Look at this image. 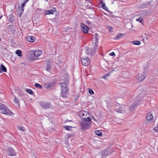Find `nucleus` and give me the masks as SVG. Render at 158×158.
Listing matches in <instances>:
<instances>
[{"label":"nucleus","mask_w":158,"mask_h":158,"mask_svg":"<svg viewBox=\"0 0 158 158\" xmlns=\"http://www.w3.org/2000/svg\"><path fill=\"white\" fill-rule=\"evenodd\" d=\"M64 80L67 81L66 82L64 81L59 84L61 85V96L64 98H66L68 97L69 94V88L68 81L69 80V77L68 75L65 74L64 75Z\"/></svg>","instance_id":"f257e3e1"},{"label":"nucleus","mask_w":158,"mask_h":158,"mask_svg":"<svg viewBox=\"0 0 158 158\" xmlns=\"http://www.w3.org/2000/svg\"><path fill=\"white\" fill-rule=\"evenodd\" d=\"M143 102L142 99L141 98L133 102L127 109L125 110V111L127 113H130L131 112L133 111L134 109H135L138 105H139L140 103H143Z\"/></svg>","instance_id":"f03ea898"},{"label":"nucleus","mask_w":158,"mask_h":158,"mask_svg":"<svg viewBox=\"0 0 158 158\" xmlns=\"http://www.w3.org/2000/svg\"><path fill=\"white\" fill-rule=\"evenodd\" d=\"M0 111L3 114L11 116L14 115L13 113L4 104H1L0 105Z\"/></svg>","instance_id":"7ed1b4c3"},{"label":"nucleus","mask_w":158,"mask_h":158,"mask_svg":"<svg viewBox=\"0 0 158 158\" xmlns=\"http://www.w3.org/2000/svg\"><path fill=\"white\" fill-rule=\"evenodd\" d=\"M40 106L44 109H50L51 107V105L50 102H40L39 103Z\"/></svg>","instance_id":"20e7f679"},{"label":"nucleus","mask_w":158,"mask_h":158,"mask_svg":"<svg viewBox=\"0 0 158 158\" xmlns=\"http://www.w3.org/2000/svg\"><path fill=\"white\" fill-rule=\"evenodd\" d=\"M98 48H96L95 46H94V48H93L90 49L89 48H87L86 49V53L88 55L91 56H93L96 53V49Z\"/></svg>","instance_id":"39448f33"},{"label":"nucleus","mask_w":158,"mask_h":158,"mask_svg":"<svg viewBox=\"0 0 158 158\" xmlns=\"http://www.w3.org/2000/svg\"><path fill=\"white\" fill-rule=\"evenodd\" d=\"M81 61L82 65L85 66L89 65L90 62L89 58L88 57H82L81 58Z\"/></svg>","instance_id":"423d86ee"},{"label":"nucleus","mask_w":158,"mask_h":158,"mask_svg":"<svg viewBox=\"0 0 158 158\" xmlns=\"http://www.w3.org/2000/svg\"><path fill=\"white\" fill-rule=\"evenodd\" d=\"M7 155L9 156H15L16 155V152L15 150L11 148H9L7 150Z\"/></svg>","instance_id":"0eeeda50"},{"label":"nucleus","mask_w":158,"mask_h":158,"mask_svg":"<svg viewBox=\"0 0 158 158\" xmlns=\"http://www.w3.org/2000/svg\"><path fill=\"white\" fill-rule=\"evenodd\" d=\"M81 30L84 33H88L89 27L83 23H81Z\"/></svg>","instance_id":"6e6552de"},{"label":"nucleus","mask_w":158,"mask_h":158,"mask_svg":"<svg viewBox=\"0 0 158 158\" xmlns=\"http://www.w3.org/2000/svg\"><path fill=\"white\" fill-rule=\"evenodd\" d=\"M153 116L151 113H148L146 116V119L148 122L151 123L153 120Z\"/></svg>","instance_id":"1a4fd4ad"},{"label":"nucleus","mask_w":158,"mask_h":158,"mask_svg":"<svg viewBox=\"0 0 158 158\" xmlns=\"http://www.w3.org/2000/svg\"><path fill=\"white\" fill-rule=\"evenodd\" d=\"M95 39V42L94 43V46H95L96 48H98V40L100 38V37L97 33H95L94 35Z\"/></svg>","instance_id":"9d476101"},{"label":"nucleus","mask_w":158,"mask_h":158,"mask_svg":"<svg viewBox=\"0 0 158 158\" xmlns=\"http://www.w3.org/2000/svg\"><path fill=\"white\" fill-rule=\"evenodd\" d=\"M81 125L82 128L85 129H88L90 127L89 124L86 122H82L81 123Z\"/></svg>","instance_id":"9b49d317"},{"label":"nucleus","mask_w":158,"mask_h":158,"mask_svg":"<svg viewBox=\"0 0 158 158\" xmlns=\"http://www.w3.org/2000/svg\"><path fill=\"white\" fill-rule=\"evenodd\" d=\"M119 107V106L118 107L117 106V107H116V111L117 112L120 113H123L125 111V110H126L123 106H120Z\"/></svg>","instance_id":"f8f14e48"},{"label":"nucleus","mask_w":158,"mask_h":158,"mask_svg":"<svg viewBox=\"0 0 158 158\" xmlns=\"http://www.w3.org/2000/svg\"><path fill=\"white\" fill-rule=\"evenodd\" d=\"M145 77L144 75L141 74H139L136 76V78L139 81H143Z\"/></svg>","instance_id":"ddd939ff"},{"label":"nucleus","mask_w":158,"mask_h":158,"mask_svg":"<svg viewBox=\"0 0 158 158\" xmlns=\"http://www.w3.org/2000/svg\"><path fill=\"white\" fill-rule=\"evenodd\" d=\"M111 154V153L109 151L106 150H103L101 153V155L102 156H109Z\"/></svg>","instance_id":"4468645a"},{"label":"nucleus","mask_w":158,"mask_h":158,"mask_svg":"<svg viewBox=\"0 0 158 158\" xmlns=\"http://www.w3.org/2000/svg\"><path fill=\"white\" fill-rule=\"evenodd\" d=\"M35 38L34 36H29L26 38V40L29 42H33L35 40Z\"/></svg>","instance_id":"2eb2a0df"},{"label":"nucleus","mask_w":158,"mask_h":158,"mask_svg":"<svg viewBox=\"0 0 158 158\" xmlns=\"http://www.w3.org/2000/svg\"><path fill=\"white\" fill-rule=\"evenodd\" d=\"M56 11V10L55 8H54L52 10H46L45 11V15H50L53 14V12H55Z\"/></svg>","instance_id":"dca6fc26"},{"label":"nucleus","mask_w":158,"mask_h":158,"mask_svg":"<svg viewBox=\"0 0 158 158\" xmlns=\"http://www.w3.org/2000/svg\"><path fill=\"white\" fill-rule=\"evenodd\" d=\"M3 72H6L7 69L3 64H1L0 67V73H2Z\"/></svg>","instance_id":"f3484780"},{"label":"nucleus","mask_w":158,"mask_h":158,"mask_svg":"<svg viewBox=\"0 0 158 158\" xmlns=\"http://www.w3.org/2000/svg\"><path fill=\"white\" fill-rule=\"evenodd\" d=\"M124 36L123 33H119L117 34V35L115 36L114 39L115 40H118L122 38Z\"/></svg>","instance_id":"a211bd4d"},{"label":"nucleus","mask_w":158,"mask_h":158,"mask_svg":"<svg viewBox=\"0 0 158 158\" xmlns=\"http://www.w3.org/2000/svg\"><path fill=\"white\" fill-rule=\"evenodd\" d=\"M15 16L11 14L7 17V19L10 22L13 23L15 21Z\"/></svg>","instance_id":"6ab92c4d"},{"label":"nucleus","mask_w":158,"mask_h":158,"mask_svg":"<svg viewBox=\"0 0 158 158\" xmlns=\"http://www.w3.org/2000/svg\"><path fill=\"white\" fill-rule=\"evenodd\" d=\"M53 86V83L49 82L47 83H46L45 85V86L47 88V89H51L52 87Z\"/></svg>","instance_id":"aec40b11"},{"label":"nucleus","mask_w":158,"mask_h":158,"mask_svg":"<svg viewBox=\"0 0 158 158\" xmlns=\"http://www.w3.org/2000/svg\"><path fill=\"white\" fill-rule=\"evenodd\" d=\"M42 53L41 51L40 50H35L34 52V55L35 56L38 57L40 56Z\"/></svg>","instance_id":"412c9836"},{"label":"nucleus","mask_w":158,"mask_h":158,"mask_svg":"<svg viewBox=\"0 0 158 158\" xmlns=\"http://www.w3.org/2000/svg\"><path fill=\"white\" fill-rule=\"evenodd\" d=\"M149 3L146 2L145 3H143L139 5V7L140 8L143 9L146 8L147 6L149 4Z\"/></svg>","instance_id":"4be33fe9"},{"label":"nucleus","mask_w":158,"mask_h":158,"mask_svg":"<svg viewBox=\"0 0 158 158\" xmlns=\"http://www.w3.org/2000/svg\"><path fill=\"white\" fill-rule=\"evenodd\" d=\"M63 127L66 130L68 131H70V128H72L74 127H73L72 126H67V125L64 126H63Z\"/></svg>","instance_id":"5701e85b"},{"label":"nucleus","mask_w":158,"mask_h":158,"mask_svg":"<svg viewBox=\"0 0 158 158\" xmlns=\"http://www.w3.org/2000/svg\"><path fill=\"white\" fill-rule=\"evenodd\" d=\"M101 7L109 12L112 13V12H111L110 11L108 10V8L106 7V4L105 3H103V4H102L101 6Z\"/></svg>","instance_id":"b1692460"},{"label":"nucleus","mask_w":158,"mask_h":158,"mask_svg":"<svg viewBox=\"0 0 158 158\" xmlns=\"http://www.w3.org/2000/svg\"><path fill=\"white\" fill-rule=\"evenodd\" d=\"M136 21L139 22L140 23L142 24H143L144 22L143 20V18L142 17H139L138 19H136Z\"/></svg>","instance_id":"393cba45"},{"label":"nucleus","mask_w":158,"mask_h":158,"mask_svg":"<svg viewBox=\"0 0 158 158\" xmlns=\"http://www.w3.org/2000/svg\"><path fill=\"white\" fill-rule=\"evenodd\" d=\"M131 43L137 45H139L141 44V42L139 41H132L131 42Z\"/></svg>","instance_id":"a878e982"},{"label":"nucleus","mask_w":158,"mask_h":158,"mask_svg":"<svg viewBox=\"0 0 158 158\" xmlns=\"http://www.w3.org/2000/svg\"><path fill=\"white\" fill-rule=\"evenodd\" d=\"M15 53L19 57H21L22 56V51L20 50H16L15 52Z\"/></svg>","instance_id":"bb28decb"},{"label":"nucleus","mask_w":158,"mask_h":158,"mask_svg":"<svg viewBox=\"0 0 158 158\" xmlns=\"http://www.w3.org/2000/svg\"><path fill=\"white\" fill-rule=\"evenodd\" d=\"M95 134L99 136H101L102 135V133L99 130H96L95 132Z\"/></svg>","instance_id":"cd10ccee"},{"label":"nucleus","mask_w":158,"mask_h":158,"mask_svg":"<svg viewBox=\"0 0 158 158\" xmlns=\"http://www.w3.org/2000/svg\"><path fill=\"white\" fill-rule=\"evenodd\" d=\"M82 120L85 121L90 122H91V119L89 117H88L87 118H82Z\"/></svg>","instance_id":"c85d7f7f"},{"label":"nucleus","mask_w":158,"mask_h":158,"mask_svg":"<svg viewBox=\"0 0 158 158\" xmlns=\"http://www.w3.org/2000/svg\"><path fill=\"white\" fill-rule=\"evenodd\" d=\"M34 85L36 88L40 89H42L43 88V87L42 85L37 83H35Z\"/></svg>","instance_id":"c756f323"},{"label":"nucleus","mask_w":158,"mask_h":158,"mask_svg":"<svg viewBox=\"0 0 158 158\" xmlns=\"http://www.w3.org/2000/svg\"><path fill=\"white\" fill-rule=\"evenodd\" d=\"M21 10H19L18 11V13L19 14V17H21V15L23 13V11L24 9H21Z\"/></svg>","instance_id":"7c9ffc66"},{"label":"nucleus","mask_w":158,"mask_h":158,"mask_svg":"<svg viewBox=\"0 0 158 158\" xmlns=\"http://www.w3.org/2000/svg\"><path fill=\"white\" fill-rule=\"evenodd\" d=\"M148 66H147L146 68H145L144 69V71L143 73L144 74H146L148 72L149 70L148 69Z\"/></svg>","instance_id":"2f4dec72"},{"label":"nucleus","mask_w":158,"mask_h":158,"mask_svg":"<svg viewBox=\"0 0 158 158\" xmlns=\"http://www.w3.org/2000/svg\"><path fill=\"white\" fill-rule=\"evenodd\" d=\"M52 69V67L49 64H48L47 66V67L46 68V70L48 72L50 71V69Z\"/></svg>","instance_id":"473e14b6"},{"label":"nucleus","mask_w":158,"mask_h":158,"mask_svg":"<svg viewBox=\"0 0 158 158\" xmlns=\"http://www.w3.org/2000/svg\"><path fill=\"white\" fill-rule=\"evenodd\" d=\"M26 91L28 93L31 95L32 94H33V92L31 89H26Z\"/></svg>","instance_id":"72a5a7b5"},{"label":"nucleus","mask_w":158,"mask_h":158,"mask_svg":"<svg viewBox=\"0 0 158 158\" xmlns=\"http://www.w3.org/2000/svg\"><path fill=\"white\" fill-rule=\"evenodd\" d=\"M89 93L90 94H94V91L91 89H88Z\"/></svg>","instance_id":"f704fd0d"},{"label":"nucleus","mask_w":158,"mask_h":158,"mask_svg":"<svg viewBox=\"0 0 158 158\" xmlns=\"http://www.w3.org/2000/svg\"><path fill=\"white\" fill-rule=\"evenodd\" d=\"M110 73H109L106 74V75H105L102 78H104L105 79H107V77H109L110 76Z\"/></svg>","instance_id":"c9c22d12"},{"label":"nucleus","mask_w":158,"mask_h":158,"mask_svg":"<svg viewBox=\"0 0 158 158\" xmlns=\"http://www.w3.org/2000/svg\"><path fill=\"white\" fill-rule=\"evenodd\" d=\"M14 102H15L17 103L19 106L20 105V104H19V102L18 101V100L16 98L15 96L14 98Z\"/></svg>","instance_id":"e433bc0d"},{"label":"nucleus","mask_w":158,"mask_h":158,"mask_svg":"<svg viewBox=\"0 0 158 158\" xmlns=\"http://www.w3.org/2000/svg\"><path fill=\"white\" fill-rule=\"evenodd\" d=\"M108 28L110 30V31L112 32H113V27H112L110 26H109L108 27Z\"/></svg>","instance_id":"4c0bfd02"},{"label":"nucleus","mask_w":158,"mask_h":158,"mask_svg":"<svg viewBox=\"0 0 158 158\" xmlns=\"http://www.w3.org/2000/svg\"><path fill=\"white\" fill-rule=\"evenodd\" d=\"M25 4H26L25 3L23 2V3L22 4L21 6L20 9H24V6H25Z\"/></svg>","instance_id":"58836bf2"},{"label":"nucleus","mask_w":158,"mask_h":158,"mask_svg":"<svg viewBox=\"0 0 158 158\" xmlns=\"http://www.w3.org/2000/svg\"><path fill=\"white\" fill-rule=\"evenodd\" d=\"M19 129L21 130L22 131H24V128L23 127H18Z\"/></svg>","instance_id":"ea45409f"},{"label":"nucleus","mask_w":158,"mask_h":158,"mask_svg":"<svg viewBox=\"0 0 158 158\" xmlns=\"http://www.w3.org/2000/svg\"><path fill=\"white\" fill-rule=\"evenodd\" d=\"M109 55L110 56H114L115 55V53L114 52H111Z\"/></svg>","instance_id":"a19ab883"},{"label":"nucleus","mask_w":158,"mask_h":158,"mask_svg":"<svg viewBox=\"0 0 158 158\" xmlns=\"http://www.w3.org/2000/svg\"><path fill=\"white\" fill-rule=\"evenodd\" d=\"M154 130L156 132H158V127L156 126L154 127Z\"/></svg>","instance_id":"79ce46f5"},{"label":"nucleus","mask_w":158,"mask_h":158,"mask_svg":"<svg viewBox=\"0 0 158 158\" xmlns=\"http://www.w3.org/2000/svg\"><path fill=\"white\" fill-rule=\"evenodd\" d=\"M23 2L25 3V4L26 3H27L29 0H23Z\"/></svg>","instance_id":"37998d69"},{"label":"nucleus","mask_w":158,"mask_h":158,"mask_svg":"<svg viewBox=\"0 0 158 158\" xmlns=\"http://www.w3.org/2000/svg\"><path fill=\"white\" fill-rule=\"evenodd\" d=\"M92 118L94 121L95 122H97V121H96V119L94 118V116L92 117Z\"/></svg>","instance_id":"c03bdc74"},{"label":"nucleus","mask_w":158,"mask_h":158,"mask_svg":"<svg viewBox=\"0 0 158 158\" xmlns=\"http://www.w3.org/2000/svg\"><path fill=\"white\" fill-rule=\"evenodd\" d=\"M8 27L9 28H10L11 29H12V27H13V26L12 25H10L9 26H8Z\"/></svg>","instance_id":"a18cd8bd"},{"label":"nucleus","mask_w":158,"mask_h":158,"mask_svg":"<svg viewBox=\"0 0 158 158\" xmlns=\"http://www.w3.org/2000/svg\"><path fill=\"white\" fill-rule=\"evenodd\" d=\"M103 3H105L102 0H101L100 4H103Z\"/></svg>","instance_id":"49530a36"},{"label":"nucleus","mask_w":158,"mask_h":158,"mask_svg":"<svg viewBox=\"0 0 158 158\" xmlns=\"http://www.w3.org/2000/svg\"><path fill=\"white\" fill-rule=\"evenodd\" d=\"M72 136V135H70V134H68V137L69 138H70L71 137V136Z\"/></svg>","instance_id":"de8ad7c7"},{"label":"nucleus","mask_w":158,"mask_h":158,"mask_svg":"<svg viewBox=\"0 0 158 158\" xmlns=\"http://www.w3.org/2000/svg\"><path fill=\"white\" fill-rule=\"evenodd\" d=\"M78 100V97H76L75 99V101H77Z\"/></svg>","instance_id":"09e8293b"},{"label":"nucleus","mask_w":158,"mask_h":158,"mask_svg":"<svg viewBox=\"0 0 158 158\" xmlns=\"http://www.w3.org/2000/svg\"><path fill=\"white\" fill-rule=\"evenodd\" d=\"M90 23V22L89 21H87V23L89 24Z\"/></svg>","instance_id":"8fccbe9b"},{"label":"nucleus","mask_w":158,"mask_h":158,"mask_svg":"<svg viewBox=\"0 0 158 158\" xmlns=\"http://www.w3.org/2000/svg\"><path fill=\"white\" fill-rule=\"evenodd\" d=\"M2 15H0V19L2 18Z\"/></svg>","instance_id":"3c124183"},{"label":"nucleus","mask_w":158,"mask_h":158,"mask_svg":"<svg viewBox=\"0 0 158 158\" xmlns=\"http://www.w3.org/2000/svg\"><path fill=\"white\" fill-rule=\"evenodd\" d=\"M68 121H69V122H72V120H68Z\"/></svg>","instance_id":"603ef678"}]
</instances>
